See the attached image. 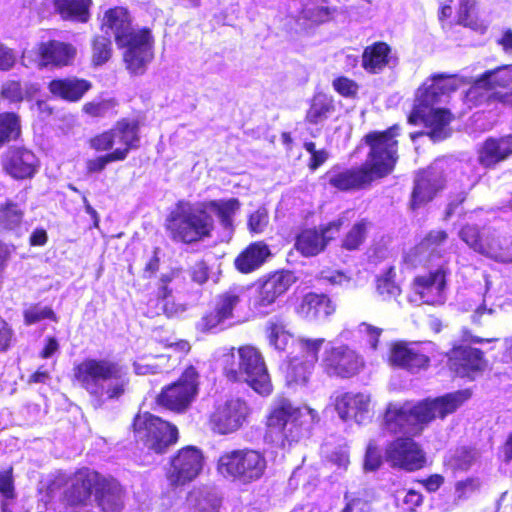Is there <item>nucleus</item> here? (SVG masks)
I'll list each match as a JSON object with an SVG mask.
<instances>
[{
  "label": "nucleus",
  "instance_id": "obj_30",
  "mask_svg": "<svg viewBox=\"0 0 512 512\" xmlns=\"http://www.w3.org/2000/svg\"><path fill=\"white\" fill-rule=\"evenodd\" d=\"M512 157V135L488 137L477 151V161L484 169H495Z\"/></svg>",
  "mask_w": 512,
  "mask_h": 512
},
{
  "label": "nucleus",
  "instance_id": "obj_36",
  "mask_svg": "<svg viewBox=\"0 0 512 512\" xmlns=\"http://www.w3.org/2000/svg\"><path fill=\"white\" fill-rule=\"evenodd\" d=\"M370 397L364 393L345 392L335 398L334 406L342 420L362 417L368 412Z\"/></svg>",
  "mask_w": 512,
  "mask_h": 512
},
{
  "label": "nucleus",
  "instance_id": "obj_4",
  "mask_svg": "<svg viewBox=\"0 0 512 512\" xmlns=\"http://www.w3.org/2000/svg\"><path fill=\"white\" fill-rule=\"evenodd\" d=\"M144 125L145 115L139 111L134 118L122 117L109 129L91 136L87 140L88 147L102 154L85 161L86 174H100L109 164L125 161L132 151L140 148L141 128Z\"/></svg>",
  "mask_w": 512,
  "mask_h": 512
},
{
  "label": "nucleus",
  "instance_id": "obj_25",
  "mask_svg": "<svg viewBox=\"0 0 512 512\" xmlns=\"http://www.w3.org/2000/svg\"><path fill=\"white\" fill-rule=\"evenodd\" d=\"M34 54L39 68H64L72 66L77 56V48L70 42L47 39L38 42Z\"/></svg>",
  "mask_w": 512,
  "mask_h": 512
},
{
  "label": "nucleus",
  "instance_id": "obj_9",
  "mask_svg": "<svg viewBox=\"0 0 512 512\" xmlns=\"http://www.w3.org/2000/svg\"><path fill=\"white\" fill-rule=\"evenodd\" d=\"M130 430L137 444L155 454L166 453L179 439L175 424L149 411L137 412L130 424Z\"/></svg>",
  "mask_w": 512,
  "mask_h": 512
},
{
  "label": "nucleus",
  "instance_id": "obj_43",
  "mask_svg": "<svg viewBox=\"0 0 512 512\" xmlns=\"http://www.w3.org/2000/svg\"><path fill=\"white\" fill-rule=\"evenodd\" d=\"M372 221L368 218L358 219L341 237L339 247L343 251L356 252L365 244Z\"/></svg>",
  "mask_w": 512,
  "mask_h": 512
},
{
  "label": "nucleus",
  "instance_id": "obj_61",
  "mask_svg": "<svg viewBox=\"0 0 512 512\" xmlns=\"http://www.w3.org/2000/svg\"><path fill=\"white\" fill-rule=\"evenodd\" d=\"M0 495L6 500H13L16 497L13 467L0 471Z\"/></svg>",
  "mask_w": 512,
  "mask_h": 512
},
{
  "label": "nucleus",
  "instance_id": "obj_10",
  "mask_svg": "<svg viewBox=\"0 0 512 512\" xmlns=\"http://www.w3.org/2000/svg\"><path fill=\"white\" fill-rule=\"evenodd\" d=\"M460 239L474 252L497 262H512V240L493 227L480 229L465 224L459 230Z\"/></svg>",
  "mask_w": 512,
  "mask_h": 512
},
{
  "label": "nucleus",
  "instance_id": "obj_3",
  "mask_svg": "<svg viewBox=\"0 0 512 512\" xmlns=\"http://www.w3.org/2000/svg\"><path fill=\"white\" fill-rule=\"evenodd\" d=\"M100 29L112 33L119 49H124L123 62L134 76L143 75L154 58V38L151 29L133 27V18L126 7L108 8L100 21Z\"/></svg>",
  "mask_w": 512,
  "mask_h": 512
},
{
  "label": "nucleus",
  "instance_id": "obj_63",
  "mask_svg": "<svg viewBox=\"0 0 512 512\" xmlns=\"http://www.w3.org/2000/svg\"><path fill=\"white\" fill-rule=\"evenodd\" d=\"M424 496L415 489H408L402 499V506L405 512H416L423 505Z\"/></svg>",
  "mask_w": 512,
  "mask_h": 512
},
{
  "label": "nucleus",
  "instance_id": "obj_22",
  "mask_svg": "<svg viewBox=\"0 0 512 512\" xmlns=\"http://www.w3.org/2000/svg\"><path fill=\"white\" fill-rule=\"evenodd\" d=\"M250 412L251 409L244 399L233 397L215 406L208 423L214 433L228 435L244 425Z\"/></svg>",
  "mask_w": 512,
  "mask_h": 512
},
{
  "label": "nucleus",
  "instance_id": "obj_26",
  "mask_svg": "<svg viewBox=\"0 0 512 512\" xmlns=\"http://www.w3.org/2000/svg\"><path fill=\"white\" fill-rule=\"evenodd\" d=\"M297 281L294 272L279 269L267 274L257 282L255 306L266 308L273 305L278 298L285 295Z\"/></svg>",
  "mask_w": 512,
  "mask_h": 512
},
{
  "label": "nucleus",
  "instance_id": "obj_42",
  "mask_svg": "<svg viewBox=\"0 0 512 512\" xmlns=\"http://www.w3.org/2000/svg\"><path fill=\"white\" fill-rule=\"evenodd\" d=\"M203 209L209 212L214 211L220 225L225 230L232 231L234 228V216L240 209L241 203L238 198L209 200L201 202Z\"/></svg>",
  "mask_w": 512,
  "mask_h": 512
},
{
  "label": "nucleus",
  "instance_id": "obj_13",
  "mask_svg": "<svg viewBox=\"0 0 512 512\" xmlns=\"http://www.w3.org/2000/svg\"><path fill=\"white\" fill-rule=\"evenodd\" d=\"M103 477L104 475L88 467L77 469L63 491L61 502L64 507L78 511L90 506Z\"/></svg>",
  "mask_w": 512,
  "mask_h": 512
},
{
  "label": "nucleus",
  "instance_id": "obj_57",
  "mask_svg": "<svg viewBox=\"0 0 512 512\" xmlns=\"http://www.w3.org/2000/svg\"><path fill=\"white\" fill-rule=\"evenodd\" d=\"M268 223L269 214L265 208L260 207L248 216L247 227L250 233L260 234L265 230Z\"/></svg>",
  "mask_w": 512,
  "mask_h": 512
},
{
  "label": "nucleus",
  "instance_id": "obj_56",
  "mask_svg": "<svg viewBox=\"0 0 512 512\" xmlns=\"http://www.w3.org/2000/svg\"><path fill=\"white\" fill-rule=\"evenodd\" d=\"M303 147L310 154L307 164L310 171H316L329 159L328 151L325 148L316 149V144L313 141L304 142Z\"/></svg>",
  "mask_w": 512,
  "mask_h": 512
},
{
  "label": "nucleus",
  "instance_id": "obj_64",
  "mask_svg": "<svg viewBox=\"0 0 512 512\" xmlns=\"http://www.w3.org/2000/svg\"><path fill=\"white\" fill-rule=\"evenodd\" d=\"M371 503L364 497L355 496L346 501L342 512H371Z\"/></svg>",
  "mask_w": 512,
  "mask_h": 512
},
{
  "label": "nucleus",
  "instance_id": "obj_62",
  "mask_svg": "<svg viewBox=\"0 0 512 512\" xmlns=\"http://www.w3.org/2000/svg\"><path fill=\"white\" fill-rule=\"evenodd\" d=\"M360 334L366 337V341L372 350H377L379 346V338L383 332L381 328L373 326L369 323L362 322L358 326Z\"/></svg>",
  "mask_w": 512,
  "mask_h": 512
},
{
  "label": "nucleus",
  "instance_id": "obj_37",
  "mask_svg": "<svg viewBox=\"0 0 512 512\" xmlns=\"http://www.w3.org/2000/svg\"><path fill=\"white\" fill-rule=\"evenodd\" d=\"M337 8L327 5V0H310L305 3L297 15V21L306 28H315L333 20Z\"/></svg>",
  "mask_w": 512,
  "mask_h": 512
},
{
  "label": "nucleus",
  "instance_id": "obj_15",
  "mask_svg": "<svg viewBox=\"0 0 512 512\" xmlns=\"http://www.w3.org/2000/svg\"><path fill=\"white\" fill-rule=\"evenodd\" d=\"M301 415L299 407L286 398L278 399L269 409L265 418V438L281 447L294 441L291 427Z\"/></svg>",
  "mask_w": 512,
  "mask_h": 512
},
{
  "label": "nucleus",
  "instance_id": "obj_47",
  "mask_svg": "<svg viewBox=\"0 0 512 512\" xmlns=\"http://www.w3.org/2000/svg\"><path fill=\"white\" fill-rule=\"evenodd\" d=\"M24 218V211L18 203L7 199L0 204V233L12 232L18 229Z\"/></svg>",
  "mask_w": 512,
  "mask_h": 512
},
{
  "label": "nucleus",
  "instance_id": "obj_11",
  "mask_svg": "<svg viewBox=\"0 0 512 512\" xmlns=\"http://www.w3.org/2000/svg\"><path fill=\"white\" fill-rule=\"evenodd\" d=\"M199 373L188 365L178 379L161 388L155 398L158 406L174 413H184L191 406L199 392Z\"/></svg>",
  "mask_w": 512,
  "mask_h": 512
},
{
  "label": "nucleus",
  "instance_id": "obj_33",
  "mask_svg": "<svg viewBox=\"0 0 512 512\" xmlns=\"http://www.w3.org/2000/svg\"><path fill=\"white\" fill-rule=\"evenodd\" d=\"M95 502L101 512H123L125 489L116 479L104 476L97 489Z\"/></svg>",
  "mask_w": 512,
  "mask_h": 512
},
{
  "label": "nucleus",
  "instance_id": "obj_48",
  "mask_svg": "<svg viewBox=\"0 0 512 512\" xmlns=\"http://www.w3.org/2000/svg\"><path fill=\"white\" fill-rule=\"evenodd\" d=\"M375 289L377 294L384 301L396 299L401 294V287L396 281V270L394 266L388 267L375 278Z\"/></svg>",
  "mask_w": 512,
  "mask_h": 512
},
{
  "label": "nucleus",
  "instance_id": "obj_55",
  "mask_svg": "<svg viewBox=\"0 0 512 512\" xmlns=\"http://www.w3.org/2000/svg\"><path fill=\"white\" fill-rule=\"evenodd\" d=\"M332 87L335 92L344 98L354 99L357 97L359 91L358 83L347 76H337L334 78Z\"/></svg>",
  "mask_w": 512,
  "mask_h": 512
},
{
  "label": "nucleus",
  "instance_id": "obj_52",
  "mask_svg": "<svg viewBox=\"0 0 512 512\" xmlns=\"http://www.w3.org/2000/svg\"><path fill=\"white\" fill-rule=\"evenodd\" d=\"M118 101L115 98L93 99L82 105L81 111L84 115L92 119L106 117L109 113L116 114Z\"/></svg>",
  "mask_w": 512,
  "mask_h": 512
},
{
  "label": "nucleus",
  "instance_id": "obj_7",
  "mask_svg": "<svg viewBox=\"0 0 512 512\" xmlns=\"http://www.w3.org/2000/svg\"><path fill=\"white\" fill-rule=\"evenodd\" d=\"M164 227L173 242L192 245L211 238L215 222L201 203L195 207L190 202L180 200L167 215Z\"/></svg>",
  "mask_w": 512,
  "mask_h": 512
},
{
  "label": "nucleus",
  "instance_id": "obj_53",
  "mask_svg": "<svg viewBox=\"0 0 512 512\" xmlns=\"http://www.w3.org/2000/svg\"><path fill=\"white\" fill-rule=\"evenodd\" d=\"M476 460L474 448L462 447L444 461V465L453 473L467 471Z\"/></svg>",
  "mask_w": 512,
  "mask_h": 512
},
{
  "label": "nucleus",
  "instance_id": "obj_28",
  "mask_svg": "<svg viewBox=\"0 0 512 512\" xmlns=\"http://www.w3.org/2000/svg\"><path fill=\"white\" fill-rule=\"evenodd\" d=\"M448 274V268L441 265L427 274L415 276L411 283L413 293L425 304H442Z\"/></svg>",
  "mask_w": 512,
  "mask_h": 512
},
{
  "label": "nucleus",
  "instance_id": "obj_1",
  "mask_svg": "<svg viewBox=\"0 0 512 512\" xmlns=\"http://www.w3.org/2000/svg\"><path fill=\"white\" fill-rule=\"evenodd\" d=\"M401 127L395 123L385 130H371L361 139L368 147L366 161L350 167L331 166L322 176L325 186L337 192L369 189L374 182L391 175L399 161Z\"/></svg>",
  "mask_w": 512,
  "mask_h": 512
},
{
  "label": "nucleus",
  "instance_id": "obj_44",
  "mask_svg": "<svg viewBox=\"0 0 512 512\" xmlns=\"http://www.w3.org/2000/svg\"><path fill=\"white\" fill-rule=\"evenodd\" d=\"M314 364L299 359L290 358L284 366V378L287 386L291 388L304 387L308 384L312 375Z\"/></svg>",
  "mask_w": 512,
  "mask_h": 512
},
{
  "label": "nucleus",
  "instance_id": "obj_34",
  "mask_svg": "<svg viewBox=\"0 0 512 512\" xmlns=\"http://www.w3.org/2000/svg\"><path fill=\"white\" fill-rule=\"evenodd\" d=\"M396 60L390 44L385 41H375L364 47L361 66L368 74H379Z\"/></svg>",
  "mask_w": 512,
  "mask_h": 512
},
{
  "label": "nucleus",
  "instance_id": "obj_54",
  "mask_svg": "<svg viewBox=\"0 0 512 512\" xmlns=\"http://www.w3.org/2000/svg\"><path fill=\"white\" fill-rule=\"evenodd\" d=\"M49 319L58 322L59 318L54 310L49 307H40L39 304H33L23 311V321L27 326L36 324L42 320Z\"/></svg>",
  "mask_w": 512,
  "mask_h": 512
},
{
  "label": "nucleus",
  "instance_id": "obj_23",
  "mask_svg": "<svg viewBox=\"0 0 512 512\" xmlns=\"http://www.w3.org/2000/svg\"><path fill=\"white\" fill-rule=\"evenodd\" d=\"M434 344L424 345L420 342L396 341L389 352V362L401 369L415 373L430 366Z\"/></svg>",
  "mask_w": 512,
  "mask_h": 512
},
{
  "label": "nucleus",
  "instance_id": "obj_49",
  "mask_svg": "<svg viewBox=\"0 0 512 512\" xmlns=\"http://www.w3.org/2000/svg\"><path fill=\"white\" fill-rule=\"evenodd\" d=\"M169 357L165 355L141 356L132 363L136 375H154L161 373L167 367Z\"/></svg>",
  "mask_w": 512,
  "mask_h": 512
},
{
  "label": "nucleus",
  "instance_id": "obj_2",
  "mask_svg": "<svg viewBox=\"0 0 512 512\" xmlns=\"http://www.w3.org/2000/svg\"><path fill=\"white\" fill-rule=\"evenodd\" d=\"M472 397L470 388L427 397L416 403H389L383 414V428L393 435L418 436L435 419L444 420Z\"/></svg>",
  "mask_w": 512,
  "mask_h": 512
},
{
  "label": "nucleus",
  "instance_id": "obj_8",
  "mask_svg": "<svg viewBox=\"0 0 512 512\" xmlns=\"http://www.w3.org/2000/svg\"><path fill=\"white\" fill-rule=\"evenodd\" d=\"M267 468L264 451L251 447L225 450L216 461V470L223 478L241 485L260 481Z\"/></svg>",
  "mask_w": 512,
  "mask_h": 512
},
{
  "label": "nucleus",
  "instance_id": "obj_59",
  "mask_svg": "<svg viewBox=\"0 0 512 512\" xmlns=\"http://www.w3.org/2000/svg\"><path fill=\"white\" fill-rule=\"evenodd\" d=\"M449 238L446 230H430L421 239L420 246L426 251H433L441 247Z\"/></svg>",
  "mask_w": 512,
  "mask_h": 512
},
{
  "label": "nucleus",
  "instance_id": "obj_32",
  "mask_svg": "<svg viewBox=\"0 0 512 512\" xmlns=\"http://www.w3.org/2000/svg\"><path fill=\"white\" fill-rule=\"evenodd\" d=\"M92 87L91 81L76 76L54 78L47 84V89L53 97L68 103L79 102Z\"/></svg>",
  "mask_w": 512,
  "mask_h": 512
},
{
  "label": "nucleus",
  "instance_id": "obj_40",
  "mask_svg": "<svg viewBox=\"0 0 512 512\" xmlns=\"http://www.w3.org/2000/svg\"><path fill=\"white\" fill-rule=\"evenodd\" d=\"M40 93L37 83L23 85L20 79H8L0 86V98L9 104H20L24 100H31Z\"/></svg>",
  "mask_w": 512,
  "mask_h": 512
},
{
  "label": "nucleus",
  "instance_id": "obj_29",
  "mask_svg": "<svg viewBox=\"0 0 512 512\" xmlns=\"http://www.w3.org/2000/svg\"><path fill=\"white\" fill-rule=\"evenodd\" d=\"M337 304L327 293L309 291L305 293L295 306L297 316L306 320L326 319L336 312Z\"/></svg>",
  "mask_w": 512,
  "mask_h": 512
},
{
  "label": "nucleus",
  "instance_id": "obj_17",
  "mask_svg": "<svg viewBox=\"0 0 512 512\" xmlns=\"http://www.w3.org/2000/svg\"><path fill=\"white\" fill-rule=\"evenodd\" d=\"M384 459L391 468L408 473L427 466L426 453L413 436H399L390 441L385 447Z\"/></svg>",
  "mask_w": 512,
  "mask_h": 512
},
{
  "label": "nucleus",
  "instance_id": "obj_24",
  "mask_svg": "<svg viewBox=\"0 0 512 512\" xmlns=\"http://www.w3.org/2000/svg\"><path fill=\"white\" fill-rule=\"evenodd\" d=\"M446 186L442 169L428 166L420 169L415 176L409 200V208L416 211L431 202Z\"/></svg>",
  "mask_w": 512,
  "mask_h": 512
},
{
  "label": "nucleus",
  "instance_id": "obj_21",
  "mask_svg": "<svg viewBox=\"0 0 512 512\" xmlns=\"http://www.w3.org/2000/svg\"><path fill=\"white\" fill-rule=\"evenodd\" d=\"M346 210L338 218L321 225L319 228L311 227L302 229L295 239V249L304 257H313L323 252L328 244L334 240L333 233H339L343 225L348 221Z\"/></svg>",
  "mask_w": 512,
  "mask_h": 512
},
{
  "label": "nucleus",
  "instance_id": "obj_12",
  "mask_svg": "<svg viewBox=\"0 0 512 512\" xmlns=\"http://www.w3.org/2000/svg\"><path fill=\"white\" fill-rule=\"evenodd\" d=\"M435 103L415 99L407 122L410 125L422 123L427 128V137L434 143L443 141L451 136L453 114L447 108H433Z\"/></svg>",
  "mask_w": 512,
  "mask_h": 512
},
{
  "label": "nucleus",
  "instance_id": "obj_58",
  "mask_svg": "<svg viewBox=\"0 0 512 512\" xmlns=\"http://www.w3.org/2000/svg\"><path fill=\"white\" fill-rule=\"evenodd\" d=\"M16 343L13 326L0 315V353L11 350Z\"/></svg>",
  "mask_w": 512,
  "mask_h": 512
},
{
  "label": "nucleus",
  "instance_id": "obj_18",
  "mask_svg": "<svg viewBox=\"0 0 512 512\" xmlns=\"http://www.w3.org/2000/svg\"><path fill=\"white\" fill-rule=\"evenodd\" d=\"M363 357L346 344L326 348L322 354L320 367L331 378L351 379L364 368Z\"/></svg>",
  "mask_w": 512,
  "mask_h": 512
},
{
  "label": "nucleus",
  "instance_id": "obj_16",
  "mask_svg": "<svg viewBox=\"0 0 512 512\" xmlns=\"http://www.w3.org/2000/svg\"><path fill=\"white\" fill-rule=\"evenodd\" d=\"M242 292L231 287L219 294L208 303L207 309L196 323V328L202 333L222 330L226 321L235 317V310L241 303Z\"/></svg>",
  "mask_w": 512,
  "mask_h": 512
},
{
  "label": "nucleus",
  "instance_id": "obj_6",
  "mask_svg": "<svg viewBox=\"0 0 512 512\" xmlns=\"http://www.w3.org/2000/svg\"><path fill=\"white\" fill-rule=\"evenodd\" d=\"M222 375L232 384L245 383L267 397L273 392L271 376L262 352L250 344L231 348L222 357Z\"/></svg>",
  "mask_w": 512,
  "mask_h": 512
},
{
  "label": "nucleus",
  "instance_id": "obj_38",
  "mask_svg": "<svg viewBox=\"0 0 512 512\" xmlns=\"http://www.w3.org/2000/svg\"><path fill=\"white\" fill-rule=\"evenodd\" d=\"M52 4L63 21L86 24L91 19L93 0H53Z\"/></svg>",
  "mask_w": 512,
  "mask_h": 512
},
{
  "label": "nucleus",
  "instance_id": "obj_35",
  "mask_svg": "<svg viewBox=\"0 0 512 512\" xmlns=\"http://www.w3.org/2000/svg\"><path fill=\"white\" fill-rule=\"evenodd\" d=\"M459 83L460 80L456 75H434L430 85L424 84L418 88L415 99L436 104L442 96L456 91Z\"/></svg>",
  "mask_w": 512,
  "mask_h": 512
},
{
  "label": "nucleus",
  "instance_id": "obj_14",
  "mask_svg": "<svg viewBox=\"0 0 512 512\" xmlns=\"http://www.w3.org/2000/svg\"><path fill=\"white\" fill-rule=\"evenodd\" d=\"M511 83L512 76L506 67L487 70L473 81L467 91V98L475 106L506 103L508 95L500 93L498 89L508 88Z\"/></svg>",
  "mask_w": 512,
  "mask_h": 512
},
{
  "label": "nucleus",
  "instance_id": "obj_39",
  "mask_svg": "<svg viewBox=\"0 0 512 512\" xmlns=\"http://www.w3.org/2000/svg\"><path fill=\"white\" fill-rule=\"evenodd\" d=\"M175 276V271H170L160 275L154 296L150 297L146 303L147 309L145 314L148 317L157 316L160 311H163L168 317L172 316V313L167 309L166 305L163 304V301L172 296L173 289L170 284L174 280Z\"/></svg>",
  "mask_w": 512,
  "mask_h": 512
},
{
  "label": "nucleus",
  "instance_id": "obj_5",
  "mask_svg": "<svg viewBox=\"0 0 512 512\" xmlns=\"http://www.w3.org/2000/svg\"><path fill=\"white\" fill-rule=\"evenodd\" d=\"M71 381L99 404L120 400L130 387L127 368L109 358L86 357L74 363Z\"/></svg>",
  "mask_w": 512,
  "mask_h": 512
},
{
  "label": "nucleus",
  "instance_id": "obj_46",
  "mask_svg": "<svg viewBox=\"0 0 512 512\" xmlns=\"http://www.w3.org/2000/svg\"><path fill=\"white\" fill-rule=\"evenodd\" d=\"M220 500L200 489L191 490L186 497V512H219Z\"/></svg>",
  "mask_w": 512,
  "mask_h": 512
},
{
  "label": "nucleus",
  "instance_id": "obj_27",
  "mask_svg": "<svg viewBox=\"0 0 512 512\" xmlns=\"http://www.w3.org/2000/svg\"><path fill=\"white\" fill-rule=\"evenodd\" d=\"M1 168L14 180L32 179L39 168V159L35 153L23 146H12L1 156Z\"/></svg>",
  "mask_w": 512,
  "mask_h": 512
},
{
  "label": "nucleus",
  "instance_id": "obj_60",
  "mask_svg": "<svg viewBox=\"0 0 512 512\" xmlns=\"http://www.w3.org/2000/svg\"><path fill=\"white\" fill-rule=\"evenodd\" d=\"M481 481L478 477H467L455 483V491L459 500L468 499L473 493L479 491Z\"/></svg>",
  "mask_w": 512,
  "mask_h": 512
},
{
  "label": "nucleus",
  "instance_id": "obj_19",
  "mask_svg": "<svg viewBox=\"0 0 512 512\" xmlns=\"http://www.w3.org/2000/svg\"><path fill=\"white\" fill-rule=\"evenodd\" d=\"M204 462L205 457L200 448L193 445L180 448L169 460L165 474L169 485L178 488L189 484L200 475Z\"/></svg>",
  "mask_w": 512,
  "mask_h": 512
},
{
  "label": "nucleus",
  "instance_id": "obj_41",
  "mask_svg": "<svg viewBox=\"0 0 512 512\" xmlns=\"http://www.w3.org/2000/svg\"><path fill=\"white\" fill-rule=\"evenodd\" d=\"M336 110L334 98L323 92L315 93L309 101L304 121L309 125H318L326 121Z\"/></svg>",
  "mask_w": 512,
  "mask_h": 512
},
{
  "label": "nucleus",
  "instance_id": "obj_20",
  "mask_svg": "<svg viewBox=\"0 0 512 512\" xmlns=\"http://www.w3.org/2000/svg\"><path fill=\"white\" fill-rule=\"evenodd\" d=\"M446 365L454 377L474 381L482 375L488 362L485 353L469 345L455 344L446 353Z\"/></svg>",
  "mask_w": 512,
  "mask_h": 512
},
{
  "label": "nucleus",
  "instance_id": "obj_51",
  "mask_svg": "<svg viewBox=\"0 0 512 512\" xmlns=\"http://www.w3.org/2000/svg\"><path fill=\"white\" fill-rule=\"evenodd\" d=\"M265 336L270 346L278 351H285L287 347L288 332L281 318L269 320L265 325Z\"/></svg>",
  "mask_w": 512,
  "mask_h": 512
},
{
  "label": "nucleus",
  "instance_id": "obj_31",
  "mask_svg": "<svg viewBox=\"0 0 512 512\" xmlns=\"http://www.w3.org/2000/svg\"><path fill=\"white\" fill-rule=\"evenodd\" d=\"M273 256L270 246L264 240L249 243L234 258V268L241 274L259 270Z\"/></svg>",
  "mask_w": 512,
  "mask_h": 512
},
{
  "label": "nucleus",
  "instance_id": "obj_50",
  "mask_svg": "<svg viewBox=\"0 0 512 512\" xmlns=\"http://www.w3.org/2000/svg\"><path fill=\"white\" fill-rule=\"evenodd\" d=\"M113 55L112 41L108 36L95 35L91 40V64L99 67L106 64Z\"/></svg>",
  "mask_w": 512,
  "mask_h": 512
},
{
  "label": "nucleus",
  "instance_id": "obj_45",
  "mask_svg": "<svg viewBox=\"0 0 512 512\" xmlns=\"http://www.w3.org/2000/svg\"><path fill=\"white\" fill-rule=\"evenodd\" d=\"M22 135L21 116L14 111L0 112V149Z\"/></svg>",
  "mask_w": 512,
  "mask_h": 512
}]
</instances>
